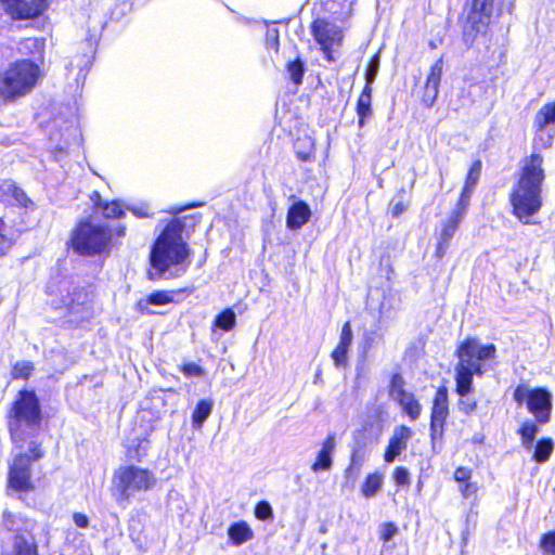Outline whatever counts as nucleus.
<instances>
[{
  "mask_svg": "<svg viewBox=\"0 0 555 555\" xmlns=\"http://www.w3.org/2000/svg\"><path fill=\"white\" fill-rule=\"evenodd\" d=\"M184 224L175 219L170 221L154 243L150 261L152 270L149 272L151 280H159L169 272L168 276H179L183 274L190 262L185 263L190 257L188 244L183 241Z\"/></svg>",
  "mask_w": 555,
  "mask_h": 555,
  "instance_id": "1",
  "label": "nucleus"
},
{
  "mask_svg": "<svg viewBox=\"0 0 555 555\" xmlns=\"http://www.w3.org/2000/svg\"><path fill=\"white\" fill-rule=\"evenodd\" d=\"M545 180L543 156L532 153L521 160L519 177L513 185L509 202L513 214L522 222L539 212L542 207V185Z\"/></svg>",
  "mask_w": 555,
  "mask_h": 555,
  "instance_id": "2",
  "label": "nucleus"
},
{
  "mask_svg": "<svg viewBox=\"0 0 555 555\" xmlns=\"http://www.w3.org/2000/svg\"><path fill=\"white\" fill-rule=\"evenodd\" d=\"M496 346L492 343L483 344L477 337H466L455 350L457 362L454 375L472 378L482 377L496 366Z\"/></svg>",
  "mask_w": 555,
  "mask_h": 555,
  "instance_id": "3",
  "label": "nucleus"
},
{
  "mask_svg": "<svg viewBox=\"0 0 555 555\" xmlns=\"http://www.w3.org/2000/svg\"><path fill=\"white\" fill-rule=\"evenodd\" d=\"M41 75L38 64L30 60L16 61L0 76V94L15 100L31 92Z\"/></svg>",
  "mask_w": 555,
  "mask_h": 555,
  "instance_id": "4",
  "label": "nucleus"
},
{
  "mask_svg": "<svg viewBox=\"0 0 555 555\" xmlns=\"http://www.w3.org/2000/svg\"><path fill=\"white\" fill-rule=\"evenodd\" d=\"M41 421V409L39 399L31 390H21L14 401L11 412L9 428L14 441L23 440L20 429L23 425L29 428L39 426Z\"/></svg>",
  "mask_w": 555,
  "mask_h": 555,
  "instance_id": "5",
  "label": "nucleus"
},
{
  "mask_svg": "<svg viewBox=\"0 0 555 555\" xmlns=\"http://www.w3.org/2000/svg\"><path fill=\"white\" fill-rule=\"evenodd\" d=\"M112 233L106 223H95L91 220L81 221L74 231L73 248L80 255L102 253L109 244Z\"/></svg>",
  "mask_w": 555,
  "mask_h": 555,
  "instance_id": "6",
  "label": "nucleus"
},
{
  "mask_svg": "<svg viewBox=\"0 0 555 555\" xmlns=\"http://www.w3.org/2000/svg\"><path fill=\"white\" fill-rule=\"evenodd\" d=\"M513 399L518 405L526 404L529 413L539 424H546L552 413V393L544 387L529 388L519 384L513 392Z\"/></svg>",
  "mask_w": 555,
  "mask_h": 555,
  "instance_id": "7",
  "label": "nucleus"
},
{
  "mask_svg": "<svg viewBox=\"0 0 555 555\" xmlns=\"http://www.w3.org/2000/svg\"><path fill=\"white\" fill-rule=\"evenodd\" d=\"M494 0H472L463 25V41L469 49L479 35L489 28Z\"/></svg>",
  "mask_w": 555,
  "mask_h": 555,
  "instance_id": "8",
  "label": "nucleus"
},
{
  "mask_svg": "<svg viewBox=\"0 0 555 555\" xmlns=\"http://www.w3.org/2000/svg\"><path fill=\"white\" fill-rule=\"evenodd\" d=\"M156 482L154 474L145 468L129 465L115 474V485L122 499H128L139 491L151 489Z\"/></svg>",
  "mask_w": 555,
  "mask_h": 555,
  "instance_id": "9",
  "label": "nucleus"
},
{
  "mask_svg": "<svg viewBox=\"0 0 555 555\" xmlns=\"http://www.w3.org/2000/svg\"><path fill=\"white\" fill-rule=\"evenodd\" d=\"M343 40L344 33L338 25L325 18H314V43L319 46L326 62L336 61L334 54L343 46Z\"/></svg>",
  "mask_w": 555,
  "mask_h": 555,
  "instance_id": "10",
  "label": "nucleus"
},
{
  "mask_svg": "<svg viewBox=\"0 0 555 555\" xmlns=\"http://www.w3.org/2000/svg\"><path fill=\"white\" fill-rule=\"evenodd\" d=\"M8 488L18 493L34 491L35 486L31 481L30 457L28 454L20 453L14 456L9 467Z\"/></svg>",
  "mask_w": 555,
  "mask_h": 555,
  "instance_id": "11",
  "label": "nucleus"
},
{
  "mask_svg": "<svg viewBox=\"0 0 555 555\" xmlns=\"http://www.w3.org/2000/svg\"><path fill=\"white\" fill-rule=\"evenodd\" d=\"M455 393L459 396L457 409L466 416L472 415L478 408V400L473 396L474 380L454 375Z\"/></svg>",
  "mask_w": 555,
  "mask_h": 555,
  "instance_id": "12",
  "label": "nucleus"
},
{
  "mask_svg": "<svg viewBox=\"0 0 555 555\" xmlns=\"http://www.w3.org/2000/svg\"><path fill=\"white\" fill-rule=\"evenodd\" d=\"M13 18H31L41 14L46 8L44 0H1Z\"/></svg>",
  "mask_w": 555,
  "mask_h": 555,
  "instance_id": "13",
  "label": "nucleus"
},
{
  "mask_svg": "<svg viewBox=\"0 0 555 555\" xmlns=\"http://www.w3.org/2000/svg\"><path fill=\"white\" fill-rule=\"evenodd\" d=\"M442 73L443 59L441 56L430 66L429 73L425 81L422 103L424 106L428 108L434 106L438 98Z\"/></svg>",
  "mask_w": 555,
  "mask_h": 555,
  "instance_id": "14",
  "label": "nucleus"
},
{
  "mask_svg": "<svg viewBox=\"0 0 555 555\" xmlns=\"http://www.w3.org/2000/svg\"><path fill=\"white\" fill-rule=\"evenodd\" d=\"M412 436L413 430L410 427L405 425L396 426L386 447L384 461L392 463L406 449L408 441Z\"/></svg>",
  "mask_w": 555,
  "mask_h": 555,
  "instance_id": "15",
  "label": "nucleus"
},
{
  "mask_svg": "<svg viewBox=\"0 0 555 555\" xmlns=\"http://www.w3.org/2000/svg\"><path fill=\"white\" fill-rule=\"evenodd\" d=\"M89 295L82 287H75L61 300L57 308H66L70 314H79L81 319L89 317Z\"/></svg>",
  "mask_w": 555,
  "mask_h": 555,
  "instance_id": "16",
  "label": "nucleus"
},
{
  "mask_svg": "<svg viewBox=\"0 0 555 555\" xmlns=\"http://www.w3.org/2000/svg\"><path fill=\"white\" fill-rule=\"evenodd\" d=\"M336 449V435L330 433L314 457V473L327 472L333 466V455Z\"/></svg>",
  "mask_w": 555,
  "mask_h": 555,
  "instance_id": "17",
  "label": "nucleus"
},
{
  "mask_svg": "<svg viewBox=\"0 0 555 555\" xmlns=\"http://www.w3.org/2000/svg\"><path fill=\"white\" fill-rule=\"evenodd\" d=\"M365 449L364 446L357 441L351 449L350 462L347 468L345 469V481L346 483L354 485L357 479L360 476L362 466L365 462Z\"/></svg>",
  "mask_w": 555,
  "mask_h": 555,
  "instance_id": "18",
  "label": "nucleus"
},
{
  "mask_svg": "<svg viewBox=\"0 0 555 555\" xmlns=\"http://www.w3.org/2000/svg\"><path fill=\"white\" fill-rule=\"evenodd\" d=\"M323 12L330 13L335 20L344 22L352 14L356 0H318Z\"/></svg>",
  "mask_w": 555,
  "mask_h": 555,
  "instance_id": "19",
  "label": "nucleus"
},
{
  "mask_svg": "<svg viewBox=\"0 0 555 555\" xmlns=\"http://www.w3.org/2000/svg\"><path fill=\"white\" fill-rule=\"evenodd\" d=\"M356 112L358 116V126L359 128H363L373 114L372 87L364 86L357 100Z\"/></svg>",
  "mask_w": 555,
  "mask_h": 555,
  "instance_id": "20",
  "label": "nucleus"
},
{
  "mask_svg": "<svg viewBox=\"0 0 555 555\" xmlns=\"http://www.w3.org/2000/svg\"><path fill=\"white\" fill-rule=\"evenodd\" d=\"M3 555H37L35 545L24 535L15 534L11 543L2 546Z\"/></svg>",
  "mask_w": 555,
  "mask_h": 555,
  "instance_id": "21",
  "label": "nucleus"
},
{
  "mask_svg": "<svg viewBox=\"0 0 555 555\" xmlns=\"http://www.w3.org/2000/svg\"><path fill=\"white\" fill-rule=\"evenodd\" d=\"M431 417L447 418L449 416V393L446 386H440L433 400Z\"/></svg>",
  "mask_w": 555,
  "mask_h": 555,
  "instance_id": "22",
  "label": "nucleus"
},
{
  "mask_svg": "<svg viewBox=\"0 0 555 555\" xmlns=\"http://www.w3.org/2000/svg\"><path fill=\"white\" fill-rule=\"evenodd\" d=\"M310 209L305 203H295L287 214V225L291 229L300 228L309 218Z\"/></svg>",
  "mask_w": 555,
  "mask_h": 555,
  "instance_id": "23",
  "label": "nucleus"
},
{
  "mask_svg": "<svg viewBox=\"0 0 555 555\" xmlns=\"http://www.w3.org/2000/svg\"><path fill=\"white\" fill-rule=\"evenodd\" d=\"M228 535L234 545H242L254 537V532L245 521L232 524L228 529Z\"/></svg>",
  "mask_w": 555,
  "mask_h": 555,
  "instance_id": "24",
  "label": "nucleus"
},
{
  "mask_svg": "<svg viewBox=\"0 0 555 555\" xmlns=\"http://www.w3.org/2000/svg\"><path fill=\"white\" fill-rule=\"evenodd\" d=\"M214 409L211 399H201L192 413V427L201 429Z\"/></svg>",
  "mask_w": 555,
  "mask_h": 555,
  "instance_id": "25",
  "label": "nucleus"
},
{
  "mask_svg": "<svg viewBox=\"0 0 555 555\" xmlns=\"http://www.w3.org/2000/svg\"><path fill=\"white\" fill-rule=\"evenodd\" d=\"M539 433V423L537 421H525L521 426L517 429V434L520 437L521 446L531 451Z\"/></svg>",
  "mask_w": 555,
  "mask_h": 555,
  "instance_id": "26",
  "label": "nucleus"
},
{
  "mask_svg": "<svg viewBox=\"0 0 555 555\" xmlns=\"http://www.w3.org/2000/svg\"><path fill=\"white\" fill-rule=\"evenodd\" d=\"M384 483V476L378 473L369 474L361 487V493L364 498L371 499L377 495V493L382 490Z\"/></svg>",
  "mask_w": 555,
  "mask_h": 555,
  "instance_id": "27",
  "label": "nucleus"
},
{
  "mask_svg": "<svg viewBox=\"0 0 555 555\" xmlns=\"http://www.w3.org/2000/svg\"><path fill=\"white\" fill-rule=\"evenodd\" d=\"M396 297L391 294L382 293V299L378 304V323L391 320L396 314Z\"/></svg>",
  "mask_w": 555,
  "mask_h": 555,
  "instance_id": "28",
  "label": "nucleus"
},
{
  "mask_svg": "<svg viewBox=\"0 0 555 555\" xmlns=\"http://www.w3.org/2000/svg\"><path fill=\"white\" fill-rule=\"evenodd\" d=\"M555 124V102L543 105L534 117V127L543 131L547 126Z\"/></svg>",
  "mask_w": 555,
  "mask_h": 555,
  "instance_id": "29",
  "label": "nucleus"
},
{
  "mask_svg": "<svg viewBox=\"0 0 555 555\" xmlns=\"http://www.w3.org/2000/svg\"><path fill=\"white\" fill-rule=\"evenodd\" d=\"M532 460L537 463L546 462L553 453L554 441L550 437H543L533 443Z\"/></svg>",
  "mask_w": 555,
  "mask_h": 555,
  "instance_id": "30",
  "label": "nucleus"
},
{
  "mask_svg": "<svg viewBox=\"0 0 555 555\" xmlns=\"http://www.w3.org/2000/svg\"><path fill=\"white\" fill-rule=\"evenodd\" d=\"M396 401L401 406L402 411L411 418V421H416L420 417L422 405L415 398L414 393L408 392L403 397H398Z\"/></svg>",
  "mask_w": 555,
  "mask_h": 555,
  "instance_id": "31",
  "label": "nucleus"
},
{
  "mask_svg": "<svg viewBox=\"0 0 555 555\" xmlns=\"http://www.w3.org/2000/svg\"><path fill=\"white\" fill-rule=\"evenodd\" d=\"M294 151L299 160H309L312 154V138L308 134L298 135L294 141Z\"/></svg>",
  "mask_w": 555,
  "mask_h": 555,
  "instance_id": "32",
  "label": "nucleus"
},
{
  "mask_svg": "<svg viewBox=\"0 0 555 555\" xmlns=\"http://www.w3.org/2000/svg\"><path fill=\"white\" fill-rule=\"evenodd\" d=\"M447 418L431 417L429 424V436L431 441V448L437 452V444L441 442L444 434V425Z\"/></svg>",
  "mask_w": 555,
  "mask_h": 555,
  "instance_id": "33",
  "label": "nucleus"
},
{
  "mask_svg": "<svg viewBox=\"0 0 555 555\" xmlns=\"http://www.w3.org/2000/svg\"><path fill=\"white\" fill-rule=\"evenodd\" d=\"M236 323V315L230 308L224 309L214 320V326L221 328L222 331H231Z\"/></svg>",
  "mask_w": 555,
  "mask_h": 555,
  "instance_id": "34",
  "label": "nucleus"
},
{
  "mask_svg": "<svg viewBox=\"0 0 555 555\" xmlns=\"http://www.w3.org/2000/svg\"><path fill=\"white\" fill-rule=\"evenodd\" d=\"M286 72L295 86L301 85L305 73V65L299 57H296L295 60L288 61L286 63Z\"/></svg>",
  "mask_w": 555,
  "mask_h": 555,
  "instance_id": "35",
  "label": "nucleus"
},
{
  "mask_svg": "<svg viewBox=\"0 0 555 555\" xmlns=\"http://www.w3.org/2000/svg\"><path fill=\"white\" fill-rule=\"evenodd\" d=\"M404 378L400 372H395L390 376L389 382V396L396 401L398 397H403L408 393L404 389Z\"/></svg>",
  "mask_w": 555,
  "mask_h": 555,
  "instance_id": "36",
  "label": "nucleus"
},
{
  "mask_svg": "<svg viewBox=\"0 0 555 555\" xmlns=\"http://www.w3.org/2000/svg\"><path fill=\"white\" fill-rule=\"evenodd\" d=\"M461 222L462 220L450 215L447 221L443 223L438 240L450 243Z\"/></svg>",
  "mask_w": 555,
  "mask_h": 555,
  "instance_id": "37",
  "label": "nucleus"
},
{
  "mask_svg": "<svg viewBox=\"0 0 555 555\" xmlns=\"http://www.w3.org/2000/svg\"><path fill=\"white\" fill-rule=\"evenodd\" d=\"M12 202L10 205L25 208L26 210H35V203L28 197V195L17 185L15 186L12 195Z\"/></svg>",
  "mask_w": 555,
  "mask_h": 555,
  "instance_id": "38",
  "label": "nucleus"
},
{
  "mask_svg": "<svg viewBox=\"0 0 555 555\" xmlns=\"http://www.w3.org/2000/svg\"><path fill=\"white\" fill-rule=\"evenodd\" d=\"M539 547L543 555H555V530L547 531L541 535Z\"/></svg>",
  "mask_w": 555,
  "mask_h": 555,
  "instance_id": "39",
  "label": "nucleus"
},
{
  "mask_svg": "<svg viewBox=\"0 0 555 555\" xmlns=\"http://www.w3.org/2000/svg\"><path fill=\"white\" fill-rule=\"evenodd\" d=\"M34 371V365L30 361H17L12 367V377L14 379L23 378L26 379L30 376Z\"/></svg>",
  "mask_w": 555,
  "mask_h": 555,
  "instance_id": "40",
  "label": "nucleus"
},
{
  "mask_svg": "<svg viewBox=\"0 0 555 555\" xmlns=\"http://www.w3.org/2000/svg\"><path fill=\"white\" fill-rule=\"evenodd\" d=\"M147 304L163 306L173 301V292L157 291L149 295Z\"/></svg>",
  "mask_w": 555,
  "mask_h": 555,
  "instance_id": "41",
  "label": "nucleus"
},
{
  "mask_svg": "<svg viewBox=\"0 0 555 555\" xmlns=\"http://www.w3.org/2000/svg\"><path fill=\"white\" fill-rule=\"evenodd\" d=\"M392 480L397 487H410L411 478L410 472L404 466H398L392 473Z\"/></svg>",
  "mask_w": 555,
  "mask_h": 555,
  "instance_id": "42",
  "label": "nucleus"
},
{
  "mask_svg": "<svg viewBox=\"0 0 555 555\" xmlns=\"http://www.w3.org/2000/svg\"><path fill=\"white\" fill-rule=\"evenodd\" d=\"M482 169V163L480 159H476L468 169L466 175L465 184L475 186L477 185Z\"/></svg>",
  "mask_w": 555,
  "mask_h": 555,
  "instance_id": "43",
  "label": "nucleus"
},
{
  "mask_svg": "<svg viewBox=\"0 0 555 555\" xmlns=\"http://www.w3.org/2000/svg\"><path fill=\"white\" fill-rule=\"evenodd\" d=\"M379 68V56L377 54L373 55L365 70V86L372 87V83L375 81L376 76L378 74Z\"/></svg>",
  "mask_w": 555,
  "mask_h": 555,
  "instance_id": "44",
  "label": "nucleus"
},
{
  "mask_svg": "<svg viewBox=\"0 0 555 555\" xmlns=\"http://www.w3.org/2000/svg\"><path fill=\"white\" fill-rule=\"evenodd\" d=\"M255 516L262 521L273 519V509L270 503L267 501L258 502L255 506Z\"/></svg>",
  "mask_w": 555,
  "mask_h": 555,
  "instance_id": "45",
  "label": "nucleus"
},
{
  "mask_svg": "<svg viewBox=\"0 0 555 555\" xmlns=\"http://www.w3.org/2000/svg\"><path fill=\"white\" fill-rule=\"evenodd\" d=\"M16 184L11 180L0 181V202L10 205Z\"/></svg>",
  "mask_w": 555,
  "mask_h": 555,
  "instance_id": "46",
  "label": "nucleus"
},
{
  "mask_svg": "<svg viewBox=\"0 0 555 555\" xmlns=\"http://www.w3.org/2000/svg\"><path fill=\"white\" fill-rule=\"evenodd\" d=\"M101 208L105 218H120L124 216V210L117 201L104 203Z\"/></svg>",
  "mask_w": 555,
  "mask_h": 555,
  "instance_id": "47",
  "label": "nucleus"
},
{
  "mask_svg": "<svg viewBox=\"0 0 555 555\" xmlns=\"http://www.w3.org/2000/svg\"><path fill=\"white\" fill-rule=\"evenodd\" d=\"M266 46L269 51L273 50L279 52V30L274 27H269L266 33Z\"/></svg>",
  "mask_w": 555,
  "mask_h": 555,
  "instance_id": "48",
  "label": "nucleus"
},
{
  "mask_svg": "<svg viewBox=\"0 0 555 555\" xmlns=\"http://www.w3.org/2000/svg\"><path fill=\"white\" fill-rule=\"evenodd\" d=\"M397 533L398 527L393 522H385L380 527L379 539L384 542H389Z\"/></svg>",
  "mask_w": 555,
  "mask_h": 555,
  "instance_id": "49",
  "label": "nucleus"
},
{
  "mask_svg": "<svg viewBox=\"0 0 555 555\" xmlns=\"http://www.w3.org/2000/svg\"><path fill=\"white\" fill-rule=\"evenodd\" d=\"M352 337H353V334H352L351 325L349 322H346L341 327L339 343L337 346H343L344 348L349 349L351 341H352Z\"/></svg>",
  "mask_w": 555,
  "mask_h": 555,
  "instance_id": "50",
  "label": "nucleus"
},
{
  "mask_svg": "<svg viewBox=\"0 0 555 555\" xmlns=\"http://www.w3.org/2000/svg\"><path fill=\"white\" fill-rule=\"evenodd\" d=\"M348 350L349 349H346L343 346H337L333 350L332 358L337 367H343L347 364Z\"/></svg>",
  "mask_w": 555,
  "mask_h": 555,
  "instance_id": "51",
  "label": "nucleus"
},
{
  "mask_svg": "<svg viewBox=\"0 0 555 555\" xmlns=\"http://www.w3.org/2000/svg\"><path fill=\"white\" fill-rule=\"evenodd\" d=\"M469 203H470L469 201L460 196V198L455 205V208L451 211L450 215L455 218H459L460 220H463L467 214Z\"/></svg>",
  "mask_w": 555,
  "mask_h": 555,
  "instance_id": "52",
  "label": "nucleus"
},
{
  "mask_svg": "<svg viewBox=\"0 0 555 555\" xmlns=\"http://www.w3.org/2000/svg\"><path fill=\"white\" fill-rule=\"evenodd\" d=\"M182 372L188 377H201L204 375V370L198 364L191 362L182 366Z\"/></svg>",
  "mask_w": 555,
  "mask_h": 555,
  "instance_id": "53",
  "label": "nucleus"
},
{
  "mask_svg": "<svg viewBox=\"0 0 555 555\" xmlns=\"http://www.w3.org/2000/svg\"><path fill=\"white\" fill-rule=\"evenodd\" d=\"M454 480L456 482L464 483L470 480L472 478V469L465 466H459L454 472Z\"/></svg>",
  "mask_w": 555,
  "mask_h": 555,
  "instance_id": "54",
  "label": "nucleus"
},
{
  "mask_svg": "<svg viewBox=\"0 0 555 555\" xmlns=\"http://www.w3.org/2000/svg\"><path fill=\"white\" fill-rule=\"evenodd\" d=\"M4 223L0 219V256L4 255L12 246L11 240L3 233Z\"/></svg>",
  "mask_w": 555,
  "mask_h": 555,
  "instance_id": "55",
  "label": "nucleus"
},
{
  "mask_svg": "<svg viewBox=\"0 0 555 555\" xmlns=\"http://www.w3.org/2000/svg\"><path fill=\"white\" fill-rule=\"evenodd\" d=\"M460 491L465 499H468L469 496H472L473 494L476 493L477 485L474 482H470V480H469L467 482L460 485Z\"/></svg>",
  "mask_w": 555,
  "mask_h": 555,
  "instance_id": "56",
  "label": "nucleus"
},
{
  "mask_svg": "<svg viewBox=\"0 0 555 555\" xmlns=\"http://www.w3.org/2000/svg\"><path fill=\"white\" fill-rule=\"evenodd\" d=\"M28 451L30 453V454H28V456L30 457V462L37 461V460L41 459L43 455V452H42L40 446L34 441L29 443Z\"/></svg>",
  "mask_w": 555,
  "mask_h": 555,
  "instance_id": "57",
  "label": "nucleus"
},
{
  "mask_svg": "<svg viewBox=\"0 0 555 555\" xmlns=\"http://www.w3.org/2000/svg\"><path fill=\"white\" fill-rule=\"evenodd\" d=\"M73 520L78 528L86 529L89 526V518L82 513H74Z\"/></svg>",
  "mask_w": 555,
  "mask_h": 555,
  "instance_id": "58",
  "label": "nucleus"
},
{
  "mask_svg": "<svg viewBox=\"0 0 555 555\" xmlns=\"http://www.w3.org/2000/svg\"><path fill=\"white\" fill-rule=\"evenodd\" d=\"M377 333L376 331L365 332L363 338V348L364 350L371 349L376 343Z\"/></svg>",
  "mask_w": 555,
  "mask_h": 555,
  "instance_id": "59",
  "label": "nucleus"
},
{
  "mask_svg": "<svg viewBox=\"0 0 555 555\" xmlns=\"http://www.w3.org/2000/svg\"><path fill=\"white\" fill-rule=\"evenodd\" d=\"M22 46L26 49L35 48L37 50H41L43 43L39 39L27 38L22 42Z\"/></svg>",
  "mask_w": 555,
  "mask_h": 555,
  "instance_id": "60",
  "label": "nucleus"
},
{
  "mask_svg": "<svg viewBox=\"0 0 555 555\" xmlns=\"http://www.w3.org/2000/svg\"><path fill=\"white\" fill-rule=\"evenodd\" d=\"M450 246V243L442 242L438 240L435 256L439 259H441L446 254Z\"/></svg>",
  "mask_w": 555,
  "mask_h": 555,
  "instance_id": "61",
  "label": "nucleus"
},
{
  "mask_svg": "<svg viewBox=\"0 0 555 555\" xmlns=\"http://www.w3.org/2000/svg\"><path fill=\"white\" fill-rule=\"evenodd\" d=\"M149 449V441L143 440L139 443L138 449L135 450V455H132L133 459L140 460V457L146 455Z\"/></svg>",
  "mask_w": 555,
  "mask_h": 555,
  "instance_id": "62",
  "label": "nucleus"
},
{
  "mask_svg": "<svg viewBox=\"0 0 555 555\" xmlns=\"http://www.w3.org/2000/svg\"><path fill=\"white\" fill-rule=\"evenodd\" d=\"M406 209V206L402 202H397L391 206V216L393 218H398L402 215Z\"/></svg>",
  "mask_w": 555,
  "mask_h": 555,
  "instance_id": "63",
  "label": "nucleus"
},
{
  "mask_svg": "<svg viewBox=\"0 0 555 555\" xmlns=\"http://www.w3.org/2000/svg\"><path fill=\"white\" fill-rule=\"evenodd\" d=\"M474 190H475V186L464 183V186L462 189L460 196L470 202Z\"/></svg>",
  "mask_w": 555,
  "mask_h": 555,
  "instance_id": "64",
  "label": "nucleus"
}]
</instances>
